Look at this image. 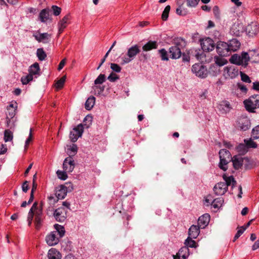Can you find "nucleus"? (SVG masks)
I'll list each match as a JSON object with an SVG mask.
<instances>
[{
    "instance_id": "2",
    "label": "nucleus",
    "mask_w": 259,
    "mask_h": 259,
    "mask_svg": "<svg viewBox=\"0 0 259 259\" xmlns=\"http://www.w3.org/2000/svg\"><path fill=\"white\" fill-rule=\"evenodd\" d=\"M186 46V41L183 38H177L175 42V45L169 49L170 57L174 59L179 58L182 55L181 50Z\"/></svg>"
},
{
    "instance_id": "42",
    "label": "nucleus",
    "mask_w": 259,
    "mask_h": 259,
    "mask_svg": "<svg viewBox=\"0 0 259 259\" xmlns=\"http://www.w3.org/2000/svg\"><path fill=\"white\" fill-rule=\"evenodd\" d=\"M106 80L105 74H100L94 81V84L96 85L101 84Z\"/></svg>"
},
{
    "instance_id": "21",
    "label": "nucleus",
    "mask_w": 259,
    "mask_h": 259,
    "mask_svg": "<svg viewBox=\"0 0 259 259\" xmlns=\"http://www.w3.org/2000/svg\"><path fill=\"white\" fill-rule=\"evenodd\" d=\"M229 49L231 53L232 52H235L238 50L240 46V42L236 39L234 38L230 40L228 42Z\"/></svg>"
},
{
    "instance_id": "51",
    "label": "nucleus",
    "mask_w": 259,
    "mask_h": 259,
    "mask_svg": "<svg viewBox=\"0 0 259 259\" xmlns=\"http://www.w3.org/2000/svg\"><path fill=\"white\" fill-rule=\"evenodd\" d=\"M252 136L254 139L259 138V125L256 126L252 130Z\"/></svg>"
},
{
    "instance_id": "44",
    "label": "nucleus",
    "mask_w": 259,
    "mask_h": 259,
    "mask_svg": "<svg viewBox=\"0 0 259 259\" xmlns=\"http://www.w3.org/2000/svg\"><path fill=\"white\" fill-rule=\"evenodd\" d=\"M237 151L241 153V154H245L248 151L247 147H246L245 144H240L237 147Z\"/></svg>"
},
{
    "instance_id": "54",
    "label": "nucleus",
    "mask_w": 259,
    "mask_h": 259,
    "mask_svg": "<svg viewBox=\"0 0 259 259\" xmlns=\"http://www.w3.org/2000/svg\"><path fill=\"white\" fill-rule=\"evenodd\" d=\"M52 10L53 11V15L56 16L59 15L61 12V8L55 5L52 6Z\"/></svg>"
},
{
    "instance_id": "1",
    "label": "nucleus",
    "mask_w": 259,
    "mask_h": 259,
    "mask_svg": "<svg viewBox=\"0 0 259 259\" xmlns=\"http://www.w3.org/2000/svg\"><path fill=\"white\" fill-rule=\"evenodd\" d=\"M35 215V224L37 229H39L42 222V210L41 207H38L37 202H34L30 209L28 217L27 222L29 226H30L33 220V215Z\"/></svg>"
},
{
    "instance_id": "33",
    "label": "nucleus",
    "mask_w": 259,
    "mask_h": 259,
    "mask_svg": "<svg viewBox=\"0 0 259 259\" xmlns=\"http://www.w3.org/2000/svg\"><path fill=\"white\" fill-rule=\"evenodd\" d=\"M95 98L93 96L89 97L85 103V108L87 110H91L94 106L95 103Z\"/></svg>"
},
{
    "instance_id": "8",
    "label": "nucleus",
    "mask_w": 259,
    "mask_h": 259,
    "mask_svg": "<svg viewBox=\"0 0 259 259\" xmlns=\"http://www.w3.org/2000/svg\"><path fill=\"white\" fill-rule=\"evenodd\" d=\"M67 213L66 208L60 207L54 210L53 215L56 221L62 223L66 220Z\"/></svg>"
},
{
    "instance_id": "47",
    "label": "nucleus",
    "mask_w": 259,
    "mask_h": 259,
    "mask_svg": "<svg viewBox=\"0 0 259 259\" xmlns=\"http://www.w3.org/2000/svg\"><path fill=\"white\" fill-rule=\"evenodd\" d=\"M215 62L216 64H217L219 66H222L227 63V60L224 58H222L220 57L215 58Z\"/></svg>"
},
{
    "instance_id": "11",
    "label": "nucleus",
    "mask_w": 259,
    "mask_h": 259,
    "mask_svg": "<svg viewBox=\"0 0 259 259\" xmlns=\"http://www.w3.org/2000/svg\"><path fill=\"white\" fill-rule=\"evenodd\" d=\"M33 37L38 42L48 44L51 41V34L48 33H40L39 31H35L33 33Z\"/></svg>"
},
{
    "instance_id": "27",
    "label": "nucleus",
    "mask_w": 259,
    "mask_h": 259,
    "mask_svg": "<svg viewBox=\"0 0 259 259\" xmlns=\"http://www.w3.org/2000/svg\"><path fill=\"white\" fill-rule=\"evenodd\" d=\"M40 68L38 63H35L31 65L29 69V74L33 76V75H39Z\"/></svg>"
},
{
    "instance_id": "40",
    "label": "nucleus",
    "mask_w": 259,
    "mask_h": 259,
    "mask_svg": "<svg viewBox=\"0 0 259 259\" xmlns=\"http://www.w3.org/2000/svg\"><path fill=\"white\" fill-rule=\"evenodd\" d=\"M170 10V6L167 5L165 7L161 15V18L163 21H166L168 18L169 13Z\"/></svg>"
},
{
    "instance_id": "53",
    "label": "nucleus",
    "mask_w": 259,
    "mask_h": 259,
    "mask_svg": "<svg viewBox=\"0 0 259 259\" xmlns=\"http://www.w3.org/2000/svg\"><path fill=\"white\" fill-rule=\"evenodd\" d=\"M240 76L241 80L246 83H250L251 82L250 77L246 74L240 72Z\"/></svg>"
},
{
    "instance_id": "34",
    "label": "nucleus",
    "mask_w": 259,
    "mask_h": 259,
    "mask_svg": "<svg viewBox=\"0 0 259 259\" xmlns=\"http://www.w3.org/2000/svg\"><path fill=\"white\" fill-rule=\"evenodd\" d=\"M220 158L230 160L231 154L229 151L226 149H221L219 152Z\"/></svg>"
},
{
    "instance_id": "43",
    "label": "nucleus",
    "mask_w": 259,
    "mask_h": 259,
    "mask_svg": "<svg viewBox=\"0 0 259 259\" xmlns=\"http://www.w3.org/2000/svg\"><path fill=\"white\" fill-rule=\"evenodd\" d=\"M66 80V76L62 77L60 79L57 81L55 87L57 89H60L64 86Z\"/></svg>"
},
{
    "instance_id": "56",
    "label": "nucleus",
    "mask_w": 259,
    "mask_h": 259,
    "mask_svg": "<svg viewBox=\"0 0 259 259\" xmlns=\"http://www.w3.org/2000/svg\"><path fill=\"white\" fill-rule=\"evenodd\" d=\"M159 53L160 54V56L161 58V59L164 61H167L168 60V57H167V53L164 49H161L159 50Z\"/></svg>"
},
{
    "instance_id": "17",
    "label": "nucleus",
    "mask_w": 259,
    "mask_h": 259,
    "mask_svg": "<svg viewBox=\"0 0 259 259\" xmlns=\"http://www.w3.org/2000/svg\"><path fill=\"white\" fill-rule=\"evenodd\" d=\"M247 34L249 36H253L259 31L258 24L256 22H252L249 24L246 28Z\"/></svg>"
},
{
    "instance_id": "37",
    "label": "nucleus",
    "mask_w": 259,
    "mask_h": 259,
    "mask_svg": "<svg viewBox=\"0 0 259 259\" xmlns=\"http://www.w3.org/2000/svg\"><path fill=\"white\" fill-rule=\"evenodd\" d=\"M185 247H196V242L192 239V238L188 236V237L185 240Z\"/></svg>"
},
{
    "instance_id": "61",
    "label": "nucleus",
    "mask_w": 259,
    "mask_h": 259,
    "mask_svg": "<svg viewBox=\"0 0 259 259\" xmlns=\"http://www.w3.org/2000/svg\"><path fill=\"white\" fill-rule=\"evenodd\" d=\"M231 32L234 35L236 36H239L241 35V33L242 31H240L239 29H237L236 25H234L231 28Z\"/></svg>"
},
{
    "instance_id": "55",
    "label": "nucleus",
    "mask_w": 259,
    "mask_h": 259,
    "mask_svg": "<svg viewBox=\"0 0 259 259\" xmlns=\"http://www.w3.org/2000/svg\"><path fill=\"white\" fill-rule=\"evenodd\" d=\"M111 69L116 73H119L121 71V68L117 64L111 63L110 64Z\"/></svg>"
},
{
    "instance_id": "10",
    "label": "nucleus",
    "mask_w": 259,
    "mask_h": 259,
    "mask_svg": "<svg viewBox=\"0 0 259 259\" xmlns=\"http://www.w3.org/2000/svg\"><path fill=\"white\" fill-rule=\"evenodd\" d=\"M228 42L219 41L216 46L218 54L221 56H228L231 54Z\"/></svg>"
},
{
    "instance_id": "49",
    "label": "nucleus",
    "mask_w": 259,
    "mask_h": 259,
    "mask_svg": "<svg viewBox=\"0 0 259 259\" xmlns=\"http://www.w3.org/2000/svg\"><path fill=\"white\" fill-rule=\"evenodd\" d=\"M224 183H226L227 185V187L229 185H232V187L234 186V185L236 184V182L234 178L232 176H230L228 177L227 179H225V182Z\"/></svg>"
},
{
    "instance_id": "25",
    "label": "nucleus",
    "mask_w": 259,
    "mask_h": 259,
    "mask_svg": "<svg viewBox=\"0 0 259 259\" xmlns=\"http://www.w3.org/2000/svg\"><path fill=\"white\" fill-rule=\"evenodd\" d=\"M67 194L66 187L62 185L59 186L56 190L55 195L58 199H64Z\"/></svg>"
},
{
    "instance_id": "22",
    "label": "nucleus",
    "mask_w": 259,
    "mask_h": 259,
    "mask_svg": "<svg viewBox=\"0 0 259 259\" xmlns=\"http://www.w3.org/2000/svg\"><path fill=\"white\" fill-rule=\"evenodd\" d=\"M200 229L198 225H192L189 229V236L193 239L196 238L200 233Z\"/></svg>"
},
{
    "instance_id": "35",
    "label": "nucleus",
    "mask_w": 259,
    "mask_h": 259,
    "mask_svg": "<svg viewBox=\"0 0 259 259\" xmlns=\"http://www.w3.org/2000/svg\"><path fill=\"white\" fill-rule=\"evenodd\" d=\"M230 160L220 158V162L219 163V167L220 169L224 171L227 170L228 169V163Z\"/></svg>"
},
{
    "instance_id": "60",
    "label": "nucleus",
    "mask_w": 259,
    "mask_h": 259,
    "mask_svg": "<svg viewBox=\"0 0 259 259\" xmlns=\"http://www.w3.org/2000/svg\"><path fill=\"white\" fill-rule=\"evenodd\" d=\"M200 0H187V6L190 7H195Z\"/></svg>"
},
{
    "instance_id": "36",
    "label": "nucleus",
    "mask_w": 259,
    "mask_h": 259,
    "mask_svg": "<svg viewBox=\"0 0 259 259\" xmlns=\"http://www.w3.org/2000/svg\"><path fill=\"white\" fill-rule=\"evenodd\" d=\"M36 55L40 61L44 60L47 57V54L42 48H39L37 50Z\"/></svg>"
},
{
    "instance_id": "38",
    "label": "nucleus",
    "mask_w": 259,
    "mask_h": 259,
    "mask_svg": "<svg viewBox=\"0 0 259 259\" xmlns=\"http://www.w3.org/2000/svg\"><path fill=\"white\" fill-rule=\"evenodd\" d=\"M93 120V117L90 115H88L85 116L83 120V125L85 128H89L92 124Z\"/></svg>"
},
{
    "instance_id": "59",
    "label": "nucleus",
    "mask_w": 259,
    "mask_h": 259,
    "mask_svg": "<svg viewBox=\"0 0 259 259\" xmlns=\"http://www.w3.org/2000/svg\"><path fill=\"white\" fill-rule=\"evenodd\" d=\"M212 10L214 17L219 19L220 18V12L219 7L218 6H214Z\"/></svg>"
},
{
    "instance_id": "39",
    "label": "nucleus",
    "mask_w": 259,
    "mask_h": 259,
    "mask_svg": "<svg viewBox=\"0 0 259 259\" xmlns=\"http://www.w3.org/2000/svg\"><path fill=\"white\" fill-rule=\"evenodd\" d=\"M244 142L247 147V149L250 148H255L257 147V144L251 139H244Z\"/></svg>"
},
{
    "instance_id": "6",
    "label": "nucleus",
    "mask_w": 259,
    "mask_h": 259,
    "mask_svg": "<svg viewBox=\"0 0 259 259\" xmlns=\"http://www.w3.org/2000/svg\"><path fill=\"white\" fill-rule=\"evenodd\" d=\"M239 70L234 65H228L224 68L223 75L226 79L235 78L238 76Z\"/></svg>"
},
{
    "instance_id": "64",
    "label": "nucleus",
    "mask_w": 259,
    "mask_h": 259,
    "mask_svg": "<svg viewBox=\"0 0 259 259\" xmlns=\"http://www.w3.org/2000/svg\"><path fill=\"white\" fill-rule=\"evenodd\" d=\"M94 89H95V91L97 90V92H98V94L100 95L104 92V91L105 90V86L104 85L100 86V85H96V86H95L94 87Z\"/></svg>"
},
{
    "instance_id": "23",
    "label": "nucleus",
    "mask_w": 259,
    "mask_h": 259,
    "mask_svg": "<svg viewBox=\"0 0 259 259\" xmlns=\"http://www.w3.org/2000/svg\"><path fill=\"white\" fill-rule=\"evenodd\" d=\"M49 259H61V253L56 248H52L49 250L48 252Z\"/></svg>"
},
{
    "instance_id": "41",
    "label": "nucleus",
    "mask_w": 259,
    "mask_h": 259,
    "mask_svg": "<svg viewBox=\"0 0 259 259\" xmlns=\"http://www.w3.org/2000/svg\"><path fill=\"white\" fill-rule=\"evenodd\" d=\"M223 201L224 200L222 198L214 199L213 203L212 204V206L214 208L218 209L222 206Z\"/></svg>"
},
{
    "instance_id": "26",
    "label": "nucleus",
    "mask_w": 259,
    "mask_h": 259,
    "mask_svg": "<svg viewBox=\"0 0 259 259\" xmlns=\"http://www.w3.org/2000/svg\"><path fill=\"white\" fill-rule=\"evenodd\" d=\"M49 9H44L42 10L39 14V19L42 23H46L50 19V14Z\"/></svg>"
},
{
    "instance_id": "9",
    "label": "nucleus",
    "mask_w": 259,
    "mask_h": 259,
    "mask_svg": "<svg viewBox=\"0 0 259 259\" xmlns=\"http://www.w3.org/2000/svg\"><path fill=\"white\" fill-rule=\"evenodd\" d=\"M233 167L236 169H238L242 166L243 164H245L246 168H250L248 165H246L245 163L249 162V159L247 157L243 158L239 155H235L232 158Z\"/></svg>"
},
{
    "instance_id": "30",
    "label": "nucleus",
    "mask_w": 259,
    "mask_h": 259,
    "mask_svg": "<svg viewBox=\"0 0 259 259\" xmlns=\"http://www.w3.org/2000/svg\"><path fill=\"white\" fill-rule=\"evenodd\" d=\"M157 43L155 41H149L142 47L143 51H149L152 49H156Z\"/></svg>"
},
{
    "instance_id": "48",
    "label": "nucleus",
    "mask_w": 259,
    "mask_h": 259,
    "mask_svg": "<svg viewBox=\"0 0 259 259\" xmlns=\"http://www.w3.org/2000/svg\"><path fill=\"white\" fill-rule=\"evenodd\" d=\"M67 172H66V171H65L64 170V171L58 170L57 171V175L58 177L60 179L62 180H65L67 178V175L66 174Z\"/></svg>"
},
{
    "instance_id": "7",
    "label": "nucleus",
    "mask_w": 259,
    "mask_h": 259,
    "mask_svg": "<svg viewBox=\"0 0 259 259\" xmlns=\"http://www.w3.org/2000/svg\"><path fill=\"white\" fill-rule=\"evenodd\" d=\"M192 71L197 76L205 78L207 75V70L205 66L200 63H196L192 66Z\"/></svg>"
},
{
    "instance_id": "15",
    "label": "nucleus",
    "mask_w": 259,
    "mask_h": 259,
    "mask_svg": "<svg viewBox=\"0 0 259 259\" xmlns=\"http://www.w3.org/2000/svg\"><path fill=\"white\" fill-rule=\"evenodd\" d=\"M53 231L46 236V241L49 246H54L59 242L60 238Z\"/></svg>"
},
{
    "instance_id": "63",
    "label": "nucleus",
    "mask_w": 259,
    "mask_h": 259,
    "mask_svg": "<svg viewBox=\"0 0 259 259\" xmlns=\"http://www.w3.org/2000/svg\"><path fill=\"white\" fill-rule=\"evenodd\" d=\"M121 64L122 65L127 64L132 61V59L128 56H123L122 57H121Z\"/></svg>"
},
{
    "instance_id": "28",
    "label": "nucleus",
    "mask_w": 259,
    "mask_h": 259,
    "mask_svg": "<svg viewBox=\"0 0 259 259\" xmlns=\"http://www.w3.org/2000/svg\"><path fill=\"white\" fill-rule=\"evenodd\" d=\"M189 255V250L187 247H183L179 251L177 255L179 258L186 259Z\"/></svg>"
},
{
    "instance_id": "62",
    "label": "nucleus",
    "mask_w": 259,
    "mask_h": 259,
    "mask_svg": "<svg viewBox=\"0 0 259 259\" xmlns=\"http://www.w3.org/2000/svg\"><path fill=\"white\" fill-rule=\"evenodd\" d=\"M32 139V128H30V131H29V136L25 141V149H26L28 145H29V143L31 141Z\"/></svg>"
},
{
    "instance_id": "58",
    "label": "nucleus",
    "mask_w": 259,
    "mask_h": 259,
    "mask_svg": "<svg viewBox=\"0 0 259 259\" xmlns=\"http://www.w3.org/2000/svg\"><path fill=\"white\" fill-rule=\"evenodd\" d=\"M107 79L111 82H114L119 79V76L117 74L112 72L108 76Z\"/></svg>"
},
{
    "instance_id": "52",
    "label": "nucleus",
    "mask_w": 259,
    "mask_h": 259,
    "mask_svg": "<svg viewBox=\"0 0 259 259\" xmlns=\"http://www.w3.org/2000/svg\"><path fill=\"white\" fill-rule=\"evenodd\" d=\"M214 200V199H213V196L211 195H208L205 199V204L206 206H208L209 205H212Z\"/></svg>"
},
{
    "instance_id": "46",
    "label": "nucleus",
    "mask_w": 259,
    "mask_h": 259,
    "mask_svg": "<svg viewBox=\"0 0 259 259\" xmlns=\"http://www.w3.org/2000/svg\"><path fill=\"white\" fill-rule=\"evenodd\" d=\"M13 139L12 134L9 130H6L4 133V140L6 142L10 141Z\"/></svg>"
},
{
    "instance_id": "45",
    "label": "nucleus",
    "mask_w": 259,
    "mask_h": 259,
    "mask_svg": "<svg viewBox=\"0 0 259 259\" xmlns=\"http://www.w3.org/2000/svg\"><path fill=\"white\" fill-rule=\"evenodd\" d=\"M33 79V76L31 74H27L26 76L21 77V81L23 84H27L29 81Z\"/></svg>"
},
{
    "instance_id": "16",
    "label": "nucleus",
    "mask_w": 259,
    "mask_h": 259,
    "mask_svg": "<svg viewBox=\"0 0 259 259\" xmlns=\"http://www.w3.org/2000/svg\"><path fill=\"white\" fill-rule=\"evenodd\" d=\"M227 190L228 188L226 183H218L213 187V191L217 195H224Z\"/></svg>"
},
{
    "instance_id": "20",
    "label": "nucleus",
    "mask_w": 259,
    "mask_h": 259,
    "mask_svg": "<svg viewBox=\"0 0 259 259\" xmlns=\"http://www.w3.org/2000/svg\"><path fill=\"white\" fill-rule=\"evenodd\" d=\"M69 20V15H66L58 23V32L59 34H61L67 27Z\"/></svg>"
},
{
    "instance_id": "57",
    "label": "nucleus",
    "mask_w": 259,
    "mask_h": 259,
    "mask_svg": "<svg viewBox=\"0 0 259 259\" xmlns=\"http://www.w3.org/2000/svg\"><path fill=\"white\" fill-rule=\"evenodd\" d=\"M246 229V228H243V227H242L240 228L236 234H235L233 241H235L236 240H237L244 232V231Z\"/></svg>"
},
{
    "instance_id": "19",
    "label": "nucleus",
    "mask_w": 259,
    "mask_h": 259,
    "mask_svg": "<svg viewBox=\"0 0 259 259\" xmlns=\"http://www.w3.org/2000/svg\"><path fill=\"white\" fill-rule=\"evenodd\" d=\"M140 52V50L139 47L137 45H135L128 49L126 55L133 60Z\"/></svg>"
},
{
    "instance_id": "5",
    "label": "nucleus",
    "mask_w": 259,
    "mask_h": 259,
    "mask_svg": "<svg viewBox=\"0 0 259 259\" xmlns=\"http://www.w3.org/2000/svg\"><path fill=\"white\" fill-rule=\"evenodd\" d=\"M250 60L248 54L247 52H242L241 55L235 54L230 59L231 63L246 67Z\"/></svg>"
},
{
    "instance_id": "14",
    "label": "nucleus",
    "mask_w": 259,
    "mask_h": 259,
    "mask_svg": "<svg viewBox=\"0 0 259 259\" xmlns=\"http://www.w3.org/2000/svg\"><path fill=\"white\" fill-rule=\"evenodd\" d=\"M74 167L75 163L72 157H67L64 159L63 163V168L66 172H72Z\"/></svg>"
},
{
    "instance_id": "18",
    "label": "nucleus",
    "mask_w": 259,
    "mask_h": 259,
    "mask_svg": "<svg viewBox=\"0 0 259 259\" xmlns=\"http://www.w3.org/2000/svg\"><path fill=\"white\" fill-rule=\"evenodd\" d=\"M209 221L210 215L208 213L204 214L199 218L197 225L201 229H204L208 225Z\"/></svg>"
},
{
    "instance_id": "24",
    "label": "nucleus",
    "mask_w": 259,
    "mask_h": 259,
    "mask_svg": "<svg viewBox=\"0 0 259 259\" xmlns=\"http://www.w3.org/2000/svg\"><path fill=\"white\" fill-rule=\"evenodd\" d=\"M61 249L66 252L71 251L73 249L72 242L68 239H64L61 243Z\"/></svg>"
},
{
    "instance_id": "12",
    "label": "nucleus",
    "mask_w": 259,
    "mask_h": 259,
    "mask_svg": "<svg viewBox=\"0 0 259 259\" xmlns=\"http://www.w3.org/2000/svg\"><path fill=\"white\" fill-rule=\"evenodd\" d=\"M83 125L80 124L70 131L69 137L72 142H76L78 138L81 136L83 131Z\"/></svg>"
},
{
    "instance_id": "50",
    "label": "nucleus",
    "mask_w": 259,
    "mask_h": 259,
    "mask_svg": "<svg viewBox=\"0 0 259 259\" xmlns=\"http://www.w3.org/2000/svg\"><path fill=\"white\" fill-rule=\"evenodd\" d=\"M237 87L242 93L244 94H246L248 91L246 86L242 82H238L237 83Z\"/></svg>"
},
{
    "instance_id": "32",
    "label": "nucleus",
    "mask_w": 259,
    "mask_h": 259,
    "mask_svg": "<svg viewBox=\"0 0 259 259\" xmlns=\"http://www.w3.org/2000/svg\"><path fill=\"white\" fill-rule=\"evenodd\" d=\"M77 147L75 144H72L70 145L67 150V153L69 155L68 157H71L73 158L77 152Z\"/></svg>"
},
{
    "instance_id": "4",
    "label": "nucleus",
    "mask_w": 259,
    "mask_h": 259,
    "mask_svg": "<svg viewBox=\"0 0 259 259\" xmlns=\"http://www.w3.org/2000/svg\"><path fill=\"white\" fill-rule=\"evenodd\" d=\"M235 126L238 130L246 131L251 127V120L247 116L241 115L237 118Z\"/></svg>"
},
{
    "instance_id": "29",
    "label": "nucleus",
    "mask_w": 259,
    "mask_h": 259,
    "mask_svg": "<svg viewBox=\"0 0 259 259\" xmlns=\"http://www.w3.org/2000/svg\"><path fill=\"white\" fill-rule=\"evenodd\" d=\"M231 107L230 106V104L228 102L224 101L221 104H220L219 106V110L223 113H226L229 112L231 109Z\"/></svg>"
},
{
    "instance_id": "13",
    "label": "nucleus",
    "mask_w": 259,
    "mask_h": 259,
    "mask_svg": "<svg viewBox=\"0 0 259 259\" xmlns=\"http://www.w3.org/2000/svg\"><path fill=\"white\" fill-rule=\"evenodd\" d=\"M201 47L203 51L209 52L214 49L215 45L211 38L207 37L201 41Z\"/></svg>"
},
{
    "instance_id": "3",
    "label": "nucleus",
    "mask_w": 259,
    "mask_h": 259,
    "mask_svg": "<svg viewBox=\"0 0 259 259\" xmlns=\"http://www.w3.org/2000/svg\"><path fill=\"white\" fill-rule=\"evenodd\" d=\"M246 110L250 113H255V109L259 108V94L250 96L243 101Z\"/></svg>"
},
{
    "instance_id": "31",
    "label": "nucleus",
    "mask_w": 259,
    "mask_h": 259,
    "mask_svg": "<svg viewBox=\"0 0 259 259\" xmlns=\"http://www.w3.org/2000/svg\"><path fill=\"white\" fill-rule=\"evenodd\" d=\"M54 228L56 229V231L53 232L56 233V235H57L60 238L64 236L65 231L64 228L62 226L58 224H55L54 225Z\"/></svg>"
}]
</instances>
